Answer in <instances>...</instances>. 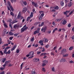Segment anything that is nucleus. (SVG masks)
Listing matches in <instances>:
<instances>
[{
	"label": "nucleus",
	"mask_w": 74,
	"mask_h": 74,
	"mask_svg": "<svg viewBox=\"0 0 74 74\" xmlns=\"http://www.w3.org/2000/svg\"><path fill=\"white\" fill-rule=\"evenodd\" d=\"M27 28H28V27H26L25 28L22 27L21 30V33H23V32H24L25 31H26V30H27Z\"/></svg>",
	"instance_id": "nucleus-1"
},
{
	"label": "nucleus",
	"mask_w": 74,
	"mask_h": 74,
	"mask_svg": "<svg viewBox=\"0 0 74 74\" xmlns=\"http://www.w3.org/2000/svg\"><path fill=\"white\" fill-rule=\"evenodd\" d=\"M70 12V11H66V12H64V15H65L66 16V17L67 18H68V17H69V15H67V14H68L69 12Z\"/></svg>",
	"instance_id": "nucleus-2"
},
{
	"label": "nucleus",
	"mask_w": 74,
	"mask_h": 74,
	"mask_svg": "<svg viewBox=\"0 0 74 74\" xmlns=\"http://www.w3.org/2000/svg\"><path fill=\"white\" fill-rule=\"evenodd\" d=\"M32 4L34 6V7H37L38 6L37 3L34 2H32Z\"/></svg>",
	"instance_id": "nucleus-3"
},
{
	"label": "nucleus",
	"mask_w": 74,
	"mask_h": 74,
	"mask_svg": "<svg viewBox=\"0 0 74 74\" xmlns=\"http://www.w3.org/2000/svg\"><path fill=\"white\" fill-rule=\"evenodd\" d=\"M47 27L45 26V27H42L41 29V31L42 32L43 31V33H45L46 30H47Z\"/></svg>",
	"instance_id": "nucleus-4"
},
{
	"label": "nucleus",
	"mask_w": 74,
	"mask_h": 74,
	"mask_svg": "<svg viewBox=\"0 0 74 74\" xmlns=\"http://www.w3.org/2000/svg\"><path fill=\"white\" fill-rule=\"evenodd\" d=\"M66 52V50L65 49H63L61 50V54H62V53H64Z\"/></svg>",
	"instance_id": "nucleus-5"
},
{
	"label": "nucleus",
	"mask_w": 74,
	"mask_h": 74,
	"mask_svg": "<svg viewBox=\"0 0 74 74\" xmlns=\"http://www.w3.org/2000/svg\"><path fill=\"white\" fill-rule=\"evenodd\" d=\"M22 27V25H21L20 26L19 25H14L13 27L14 28H19V27H20V28H21V27Z\"/></svg>",
	"instance_id": "nucleus-6"
},
{
	"label": "nucleus",
	"mask_w": 74,
	"mask_h": 74,
	"mask_svg": "<svg viewBox=\"0 0 74 74\" xmlns=\"http://www.w3.org/2000/svg\"><path fill=\"white\" fill-rule=\"evenodd\" d=\"M53 7H50V12H55V9H53Z\"/></svg>",
	"instance_id": "nucleus-7"
},
{
	"label": "nucleus",
	"mask_w": 74,
	"mask_h": 74,
	"mask_svg": "<svg viewBox=\"0 0 74 74\" xmlns=\"http://www.w3.org/2000/svg\"><path fill=\"white\" fill-rule=\"evenodd\" d=\"M27 11V9L25 8H23V9L22 10V12L23 13H25Z\"/></svg>",
	"instance_id": "nucleus-8"
},
{
	"label": "nucleus",
	"mask_w": 74,
	"mask_h": 74,
	"mask_svg": "<svg viewBox=\"0 0 74 74\" xmlns=\"http://www.w3.org/2000/svg\"><path fill=\"white\" fill-rule=\"evenodd\" d=\"M39 60V59H38L37 58H35L33 60V61L34 62H38Z\"/></svg>",
	"instance_id": "nucleus-9"
},
{
	"label": "nucleus",
	"mask_w": 74,
	"mask_h": 74,
	"mask_svg": "<svg viewBox=\"0 0 74 74\" xmlns=\"http://www.w3.org/2000/svg\"><path fill=\"white\" fill-rule=\"evenodd\" d=\"M16 45H15L12 48V49H11V51H14L15 50V49L16 48Z\"/></svg>",
	"instance_id": "nucleus-10"
},
{
	"label": "nucleus",
	"mask_w": 74,
	"mask_h": 74,
	"mask_svg": "<svg viewBox=\"0 0 74 74\" xmlns=\"http://www.w3.org/2000/svg\"><path fill=\"white\" fill-rule=\"evenodd\" d=\"M11 2L10 1H8L7 2V6H11Z\"/></svg>",
	"instance_id": "nucleus-11"
},
{
	"label": "nucleus",
	"mask_w": 74,
	"mask_h": 74,
	"mask_svg": "<svg viewBox=\"0 0 74 74\" xmlns=\"http://www.w3.org/2000/svg\"><path fill=\"white\" fill-rule=\"evenodd\" d=\"M66 23H67V21H66V19H64L62 22V25H66Z\"/></svg>",
	"instance_id": "nucleus-12"
},
{
	"label": "nucleus",
	"mask_w": 74,
	"mask_h": 74,
	"mask_svg": "<svg viewBox=\"0 0 74 74\" xmlns=\"http://www.w3.org/2000/svg\"><path fill=\"white\" fill-rule=\"evenodd\" d=\"M30 56H33L34 55V52L32 51L30 52L29 54Z\"/></svg>",
	"instance_id": "nucleus-13"
},
{
	"label": "nucleus",
	"mask_w": 74,
	"mask_h": 74,
	"mask_svg": "<svg viewBox=\"0 0 74 74\" xmlns=\"http://www.w3.org/2000/svg\"><path fill=\"white\" fill-rule=\"evenodd\" d=\"M53 8L54 9H55L56 10H59V8L58 6H56L54 7H53Z\"/></svg>",
	"instance_id": "nucleus-14"
},
{
	"label": "nucleus",
	"mask_w": 74,
	"mask_h": 74,
	"mask_svg": "<svg viewBox=\"0 0 74 74\" xmlns=\"http://www.w3.org/2000/svg\"><path fill=\"white\" fill-rule=\"evenodd\" d=\"M66 59L64 58H62L60 60V62H66Z\"/></svg>",
	"instance_id": "nucleus-15"
},
{
	"label": "nucleus",
	"mask_w": 74,
	"mask_h": 74,
	"mask_svg": "<svg viewBox=\"0 0 74 74\" xmlns=\"http://www.w3.org/2000/svg\"><path fill=\"white\" fill-rule=\"evenodd\" d=\"M73 3L71 1H69V3H68V6L69 7H71Z\"/></svg>",
	"instance_id": "nucleus-16"
},
{
	"label": "nucleus",
	"mask_w": 74,
	"mask_h": 74,
	"mask_svg": "<svg viewBox=\"0 0 74 74\" xmlns=\"http://www.w3.org/2000/svg\"><path fill=\"white\" fill-rule=\"evenodd\" d=\"M38 33H39V32H38L37 30H36L34 31V34L35 35V34H38Z\"/></svg>",
	"instance_id": "nucleus-17"
},
{
	"label": "nucleus",
	"mask_w": 74,
	"mask_h": 74,
	"mask_svg": "<svg viewBox=\"0 0 74 74\" xmlns=\"http://www.w3.org/2000/svg\"><path fill=\"white\" fill-rule=\"evenodd\" d=\"M44 25V22H42L41 25L39 24V27H41L42 26H43V25Z\"/></svg>",
	"instance_id": "nucleus-18"
},
{
	"label": "nucleus",
	"mask_w": 74,
	"mask_h": 74,
	"mask_svg": "<svg viewBox=\"0 0 74 74\" xmlns=\"http://www.w3.org/2000/svg\"><path fill=\"white\" fill-rule=\"evenodd\" d=\"M12 21V20L11 19H9L8 20H7V22H10L11 23V22Z\"/></svg>",
	"instance_id": "nucleus-19"
},
{
	"label": "nucleus",
	"mask_w": 74,
	"mask_h": 74,
	"mask_svg": "<svg viewBox=\"0 0 74 74\" xmlns=\"http://www.w3.org/2000/svg\"><path fill=\"white\" fill-rule=\"evenodd\" d=\"M48 41V39L47 38H45V40H44V42H47Z\"/></svg>",
	"instance_id": "nucleus-20"
},
{
	"label": "nucleus",
	"mask_w": 74,
	"mask_h": 74,
	"mask_svg": "<svg viewBox=\"0 0 74 74\" xmlns=\"http://www.w3.org/2000/svg\"><path fill=\"white\" fill-rule=\"evenodd\" d=\"M74 48V47L73 46L71 47L69 49V51H71L72 49H73Z\"/></svg>",
	"instance_id": "nucleus-21"
},
{
	"label": "nucleus",
	"mask_w": 74,
	"mask_h": 74,
	"mask_svg": "<svg viewBox=\"0 0 74 74\" xmlns=\"http://www.w3.org/2000/svg\"><path fill=\"white\" fill-rule=\"evenodd\" d=\"M6 60V59L5 58H4L3 59H2L1 62L2 63H4L5 62V61Z\"/></svg>",
	"instance_id": "nucleus-22"
},
{
	"label": "nucleus",
	"mask_w": 74,
	"mask_h": 74,
	"mask_svg": "<svg viewBox=\"0 0 74 74\" xmlns=\"http://www.w3.org/2000/svg\"><path fill=\"white\" fill-rule=\"evenodd\" d=\"M30 17H31V18H32L33 16V12H31V14L30 16Z\"/></svg>",
	"instance_id": "nucleus-23"
},
{
	"label": "nucleus",
	"mask_w": 74,
	"mask_h": 74,
	"mask_svg": "<svg viewBox=\"0 0 74 74\" xmlns=\"http://www.w3.org/2000/svg\"><path fill=\"white\" fill-rule=\"evenodd\" d=\"M9 34L10 36H13L14 35V33L11 32H9Z\"/></svg>",
	"instance_id": "nucleus-24"
},
{
	"label": "nucleus",
	"mask_w": 74,
	"mask_h": 74,
	"mask_svg": "<svg viewBox=\"0 0 74 74\" xmlns=\"http://www.w3.org/2000/svg\"><path fill=\"white\" fill-rule=\"evenodd\" d=\"M74 11V10H72V11H71L70 13H69V15H71V14H73V12Z\"/></svg>",
	"instance_id": "nucleus-25"
},
{
	"label": "nucleus",
	"mask_w": 74,
	"mask_h": 74,
	"mask_svg": "<svg viewBox=\"0 0 74 74\" xmlns=\"http://www.w3.org/2000/svg\"><path fill=\"white\" fill-rule=\"evenodd\" d=\"M61 20H62V18L57 19L56 20V22H59V21H61Z\"/></svg>",
	"instance_id": "nucleus-26"
},
{
	"label": "nucleus",
	"mask_w": 74,
	"mask_h": 74,
	"mask_svg": "<svg viewBox=\"0 0 74 74\" xmlns=\"http://www.w3.org/2000/svg\"><path fill=\"white\" fill-rule=\"evenodd\" d=\"M43 63L45 64H47L48 63V61L46 60H44L43 61Z\"/></svg>",
	"instance_id": "nucleus-27"
},
{
	"label": "nucleus",
	"mask_w": 74,
	"mask_h": 74,
	"mask_svg": "<svg viewBox=\"0 0 74 74\" xmlns=\"http://www.w3.org/2000/svg\"><path fill=\"white\" fill-rule=\"evenodd\" d=\"M16 1V0H11V2L12 3H13L14 2L15 3Z\"/></svg>",
	"instance_id": "nucleus-28"
},
{
	"label": "nucleus",
	"mask_w": 74,
	"mask_h": 74,
	"mask_svg": "<svg viewBox=\"0 0 74 74\" xmlns=\"http://www.w3.org/2000/svg\"><path fill=\"white\" fill-rule=\"evenodd\" d=\"M10 62V61H6L5 62V63L6 64H8Z\"/></svg>",
	"instance_id": "nucleus-29"
},
{
	"label": "nucleus",
	"mask_w": 74,
	"mask_h": 74,
	"mask_svg": "<svg viewBox=\"0 0 74 74\" xmlns=\"http://www.w3.org/2000/svg\"><path fill=\"white\" fill-rule=\"evenodd\" d=\"M42 17L41 16H40L39 18V21H41L42 19Z\"/></svg>",
	"instance_id": "nucleus-30"
},
{
	"label": "nucleus",
	"mask_w": 74,
	"mask_h": 74,
	"mask_svg": "<svg viewBox=\"0 0 74 74\" xmlns=\"http://www.w3.org/2000/svg\"><path fill=\"white\" fill-rule=\"evenodd\" d=\"M23 3L25 5H27V2H26V1H24Z\"/></svg>",
	"instance_id": "nucleus-31"
},
{
	"label": "nucleus",
	"mask_w": 74,
	"mask_h": 74,
	"mask_svg": "<svg viewBox=\"0 0 74 74\" xmlns=\"http://www.w3.org/2000/svg\"><path fill=\"white\" fill-rule=\"evenodd\" d=\"M4 26L5 28H7L8 27V26H7V24L6 23L4 24Z\"/></svg>",
	"instance_id": "nucleus-32"
},
{
	"label": "nucleus",
	"mask_w": 74,
	"mask_h": 74,
	"mask_svg": "<svg viewBox=\"0 0 74 74\" xmlns=\"http://www.w3.org/2000/svg\"><path fill=\"white\" fill-rule=\"evenodd\" d=\"M69 56V55H68V54H66L63 55V57H67V56Z\"/></svg>",
	"instance_id": "nucleus-33"
},
{
	"label": "nucleus",
	"mask_w": 74,
	"mask_h": 74,
	"mask_svg": "<svg viewBox=\"0 0 74 74\" xmlns=\"http://www.w3.org/2000/svg\"><path fill=\"white\" fill-rule=\"evenodd\" d=\"M11 53V51L10 50H9L7 53V54H10Z\"/></svg>",
	"instance_id": "nucleus-34"
},
{
	"label": "nucleus",
	"mask_w": 74,
	"mask_h": 74,
	"mask_svg": "<svg viewBox=\"0 0 74 74\" xmlns=\"http://www.w3.org/2000/svg\"><path fill=\"white\" fill-rule=\"evenodd\" d=\"M10 15H12V16L13 17H14V14L13 13V12H10Z\"/></svg>",
	"instance_id": "nucleus-35"
},
{
	"label": "nucleus",
	"mask_w": 74,
	"mask_h": 74,
	"mask_svg": "<svg viewBox=\"0 0 74 74\" xmlns=\"http://www.w3.org/2000/svg\"><path fill=\"white\" fill-rule=\"evenodd\" d=\"M61 5L62 6H63L64 5V2L63 1H61Z\"/></svg>",
	"instance_id": "nucleus-36"
},
{
	"label": "nucleus",
	"mask_w": 74,
	"mask_h": 74,
	"mask_svg": "<svg viewBox=\"0 0 74 74\" xmlns=\"http://www.w3.org/2000/svg\"><path fill=\"white\" fill-rule=\"evenodd\" d=\"M7 50L6 49H5V50L4 51V53H5V54H7Z\"/></svg>",
	"instance_id": "nucleus-37"
},
{
	"label": "nucleus",
	"mask_w": 74,
	"mask_h": 74,
	"mask_svg": "<svg viewBox=\"0 0 74 74\" xmlns=\"http://www.w3.org/2000/svg\"><path fill=\"white\" fill-rule=\"evenodd\" d=\"M18 22V21L14 20L13 21V23H16Z\"/></svg>",
	"instance_id": "nucleus-38"
},
{
	"label": "nucleus",
	"mask_w": 74,
	"mask_h": 74,
	"mask_svg": "<svg viewBox=\"0 0 74 74\" xmlns=\"http://www.w3.org/2000/svg\"><path fill=\"white\" fill-rule=\"evenodd\" d=\"M8 44H4V45H3L2 47H6V46H8Z\"/></svg>",
	"instance_id": "nucleus-39"
},
{
	"label": "nucleus",
	"mask_w": 74,
	"mask_h": 74,
	"mask_svg": "<svg viewBox=\"0 0 74 74\" xmlns=\"http://www.w3.org/2000/svg\"><path fill=\"white\" fill-rule=\"evenodd\" d=\"M10 8L12 11H14V9L12 8V6H10Z\"/></svg>",
	"instance_id": "nucleus-40"
},
{
	"label": "nucleus",
	"mask_w": 74,
	"mask_h": 74,
	"mask_svg": "<svg viewBox=\"0 0 74 74\" xmlns=\"http://www.w3.org/2000/svg\"><path fill=\"white\" fill-rule=\"evenodd\" d=\"M21 17V16L18 15L17 16V19H20Z\"/></svg>",
	"instance_id": "nucleus-41"
},
{
	"label": "nucleus",
	"mask_w": 74,
	"mask_h": 74,
	"mask_svg": "<svg viewBox=\"0 0 74 74\" xmlns=\"http://www.w3.org/2000/svg\"><path fill=\"white\" fill-rule=\"evenodd\" d=\"M2 66L4 68L5 67H6V66H7V64L5 63L3 65H2Z\"/></svg>",
	"instance_id": "nucleus-42"
},
{
	"label": "nucleus",
	"mask_w": 74,
	"mask_h": 74,
	"mask_svg": "<svg viewBox=\"0 0 74 74\" xmlns=\"http://www.w3.org/2000/svg\"><path fill=\"white\" fill-rule=\"evenodd\" d=\"M70 63H74V62L73 61V60H71L69 62Z\"/></svg>",
	"instance_id": "nucleus-43"
},
{
	"label": "nucleus",
	"mask_w": 74,
	"mask_h": 74,
	"mask_svg": "<svg viewBox=\"0 0 74 74\" xmlns=\"http://www.w3.org/2000/svg\"><path fill=\"white\" fill-rule=\"evenodd\" d=\"M9 26L10 28L12 29V25H11V24H9Z\"/></svg>",
	"instance_id": "nucleus-44"
},
{
	"label": "nucleus",
	"mask_w": 74,
	"mask_h": 74,
	"mask_svg": "<svg viewBox=\"0 0 74 74\" xmlns=\"http://www.w3.org/2000/svg\"><path fill=\"white\" fill-rule=\"evenodd\" d=\"M42 71H43V72L45 71V68H42Z\"/></svg>",
	"instance_id": "nucleus-45"
},
{
	"label": "nucleus",
	"mask_w": 74,
	"mask_h": 74,
	"mask_svg": "<svg viewBox=\"0 0 74 74\" xmlns=\"http://www.w3.org/2000/svg\"><path fill=\"white\" fill-rule=\"evenodd\" d=\"M34 37H33L31 39V42H32L33 41H34Z\"/></svg>",
	"instance_id": "nucleus-46"
},
{
	"label": "nucleus",
	"mask_w": 74,
	"mask_h": 74,
	"mask_svg": "<svg viewBox=\"0 0 74 74\" xmlns=\"http://www.w3.org/2000/svg\"><path fill=\"white\" fill-rule=\"evenodd\" d=\"M9 48H10V47H6V48L5 49H6V50H7V49H8Z\"/></svg>",
	"instance_id": "nucleus-47"
},
{
	"label": "nucleus",
	"mask_w": 74,
	"mask_h": 74,
	"mask_svg": "<svg viewBox=\"0 0 74 74\" xmlns=\"http://www.w3.org/2000/svg\"><path fill=\"white\" fill-rule=\"evenodd\" d=\"M0 53L1 55H4V53H3L2 51H0Z\"/></svg>",
	"instance_id": "nucleus-48"
},
{
	"label": "nucleus",
	"mask_w": 74,
	"mask_h": 74,
	"mask_svg": "<svg viewBox=\"0 0 74 74\" xmlns=\"http://www.w3.org/2000/svg\"><path fill=\"white\" fill-rule=\"evenodd\" d=\"M30 19V16H29L27 17V21H29V20Z\"/></svg>",
	"instance_id": "nucleus-49"
},
{
	"label": "nucleus",
	"mask_w": 74,
	"mask_h": 74,
	"mask_svg": "<svg viewBox=\"0 0 74 74\" xmlns=\"http://www.w3.org/2000/svg\"><path fill=\"white\" fill-rule=\"evenodd\" d=\"M5 69V67H1V68H0V70H1L2 71V70H4V69Z\"/></svg>",
	"instance_id": "nucleus-50"
},
{
	"label": "nucleus",
	"mask_w": 74,
	"mask_h": 74,
	"mask_svg": "<svg viewBox=\"0 0 74 74\" xmlns=\"http://www.w3.org/2000/svg\"><path fill=\"white\" fill-rule=\"evenodd\" d=\"M42 52H44V51H45V48H42Z\"/></svg>",
	"instance_id": "nucleus-51"
},
{
	"label": "nucleus",
	"mask_w": 74,
	"mask_h": 74,
	"mask_svg": "<svg viewBox=\"0 0 74 74\" xmlns=\"http://www.w3.org/2000/svg\"><path fill=\"white\" fill-rule=\"evenodd\" d=\"M68 27H71V24L70 23L68 25Z\"/></svg>",
	"instance_id": "nucleus-52"
},
{
	"label": "nucleus",
	"mask_w": 74,
	"mask_h": 74,
	"mask_svg": "<svg viewBox=\"0 0 74 74\" xmlns=\"http://www.w3.org/2000/svg\"><path fill=\"white\" fill-rule=\"evenodd\" d=\"M51 55H53V56H54L55 55L53 53V52H51Z\"/></svg>",
	"instance_id": "nucleus-53"
},
{
	"label": "nucleus",
	"mask_w": 74,
	"mask_h": 74,
	"mask_svg": "<svg viewBox=\"0 0 74 74\" xmlns=\"http://www.w3.org/2000/svg\"><path fill=\"white\" fill-rule=\"evenodd\" d=\"M45 47H46V48H48V47H49V45L47 44V45H46L45 46Z\"/></svg>",
	"instance_id": "nucleus-54"
},
{
	"label": "nucleus",
	"mask_w": 74,
	"mask_h": 74,
	"mask_svg": "<svg viewBox=\"0 0 74 74\" xmlns=\"http://www.w3.org/2000/svg\"><path fill=\"white\" fill-rule=\"evenodd\" d=\"M42 42H43L42 40H40L39 41V43L40 44H41Z\"/></svg>",
	"instance_id": "nucleus-55"
},
{
	"label": "nucleus",
	"mask_w": 74,
	"mask_h": 74,
	"mask_svg": "<svg viewBox=\"0 0 74 74\" xmlns=\"http://www.w3.org/2000/svg\"><path fill=\"white\" fill-rule=\"evenodd\" d=\"M10 6H7V8H8V10H10Z\"/></svg>",
	"instance_id": "nucleus-56"
},
{
	"label": "nucleus",
	"mask_w": 74,
	"mask_h": 74,
	"mask_svg": "<svg viewBox=\"0 0 74 74\" xmlns=\"http://www.w3.org/2000/svg\"><path fill=\"white\" fill-rule=\"evenodd\" d=\"M13 38V37H11L10 38L9 40H12Z\"/></svg>",
	"instance_id": "nucleus-57"
},
{
	"label": "nucleus",
	"mask_w": 74,
	"mask_h": 74,
	"mask_svg": "<svg viewBox=\"0 0 74 74\" xmlns=\"http://www.w3.org/2000/svg\"><path fill=\"white\" fill-rule=\"evenodd\" d=\"M19 52V50L18 49L17 50H16V53H18Z\"/></svg>",
	"instance_id": "nucleus-58"
},
{
	"label": "nucleus",
	"mask_w": 74,
	"mask_h": 74,
	"mask_svg": "<svg viewBox=\"0 0 74 74\" xmlns=\"http://www.w3.org/2000/svg\"><path fill=\"white\" fill-rule=\"evenodd\" d=\"M56 48H57V46H55V47H54L53 49L54 50H55V49H56Z\"/></svg>",
	"instance_id": "nucleus-59"
},
{
	"label": "nucleus",
	"mask_w": 74,
	"mask_h": 74,
	"mask_svg": "<svg viewBox=\"0 0 74 74\" xmlns=\"http://www.w3.org/2000/svg\"><path fill=\"white\" fill-rule=\"evenodd\" d=\"M63 37H64V35H62L60 36V38H63Z\"/></svg>",
	"instance_id": "nucleus-60"
},
{
	"label": "nucleus",
	"mask_w": 74,
	"mask_h": 74,
	"mask_svg": "<svg viewBox=\"0 0 74 74\" xmlns=\"http://www.w3.org/2000/svg\"><path fill=\"white\" fill-rule=\"evenodd\" d=\"M40 53L41 52L40 51H37V54H38V55H39V54H40Z\"/></svg>",
	"instance_id": "nucleus-61"
},
{
	"label": "nucleus",
	"mask_w": 74,
	"mask_h": 74,
	"mask_svg": "<svg viewBox=\"0 0 74 74\" xmlns=\"http://www.w3.org/2000/svg\"><path fill=\"white\" fill-rule=\"evenodd\" d=\"M18 15H20V16H21V12H19V14Z\"/></svg>",
	"instance_id": "nucleus-62"
},
{
	"label": "nucleus",
	"mask_w": 74,
	"mask_h": 74,
	"mask_svg": "<svg viewBox=\"0 0 74 74\" xmlns=\"http://www.w3.org/2000/svg\"><path fill=\"white\" fill-rule=\"evenodd\" d=\"M46 64H45V63H44L42 64V66L44 67V66H46Z\"/></svg>",
	"instance_id": "nucleus-63"
},
{
	"label": "nucleus",
	"mask_w": 74,
	"mask_h": 74,
	"mask_svg": "<svg viewBox=\"0 0 74 74\" xmlns=\"http://www.w3.org/2000/svg\"><path fill=\"white\" fill-rule=\"evenodd\" d=\"M4 71H3L1 73V74H4Z\"/></svg>",
	"instance_id": "nucleus-64"
}]
</instances>
